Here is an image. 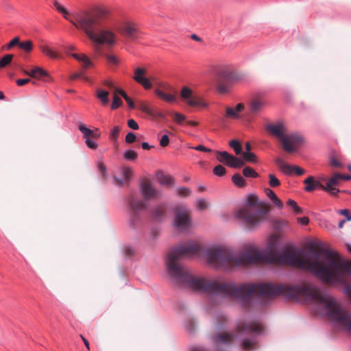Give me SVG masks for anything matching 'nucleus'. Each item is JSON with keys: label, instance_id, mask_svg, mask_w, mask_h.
Listing matches in <instances>:
<instances>
[{"label": "nucleus", "instance_id": "obj_1", "mask_svg": "<svg viewBox=\"0 0 351 351\" xmlns=\"http://www.w3.org/2000/svg\"><path fill=\"white\" fill-rule=\"evenodd\" d=\"M199 250V246L193 241H188L175 246L169 252L166 260L167 272L173 282L180 287H186L193 290L218 295L220 283L216 280L211 281L193 276L189 271L184 270L182 265L178 262L181 256L187 254H193Z\"/></svg>", "mask_w": 351, "mask_h": 351}, {"label": "nucleus", "instance_id": "obj_2", "mask_svg": "<svg viewBox=\"0 0 351 351\" xmlns=\"http://www.w3.org/2000/svg\"><path fill=\"white\" fill-rule=\"evenodd\" d=\"M53 6L62 14L64 18L69 21L77 28L82 29L94 43L98 45L115 44V34L110 29H102L99 19L104 13L90 11L73 12L69 14L68 10L57 1H53Z\"/></svg>", "mask_w": 351, "mask_h": 351}, {"label": "nucleus", "instance_id": "obj_3", "mask_svg": "<svg viewBox=\"0 0 351 351\" xmlns=\"http://www.w3.org/2000/svg\"><path fill=\"white\" fill-rule=\"evenodd\" d=\"M53 6L62 14L64 18L69 21L77 28L82 29L94 43L98 45L115 44V34L110 29H102L99 19L104 13L90 11L73 12L69 14L68 10L57 1H53Z\"/></svg>", "mask_w": 351, "mask_h": 351}, {"label": "nucleus", "instance_id": "obj_4", "mask_svg": "<svg viewBox=\"0 0 351 351\" xmlns=\"http://www.w3.org/2000/svg\"><path fill=\"white\" fill-rule=\"evenodd\" d=\"M322 262L309 263V271L323 282L332 280L342 281L346 276H351V266L345 259L336 258L337 253L332 249H323Z\"/></svg>", "mask_w": 351, "mask_h": 351}, {"label": "nucleus", "instance_id": "obj_5", "mask_svg": "<svg viewBox=\"0 0 351 351\" xmlns=\"http://www.w3.org/2000/svg\"><path fill=\"white\" fill-rule=\"evenodd\" d=\"M206 255L210 263L219 261L220 267L226 268L228 265L239 266L245 264H254L262 259V253L256 249H250L239 254H234L230 250L216 247L206 251Z\"/></svg>", "mask_w": 351, "mask_h": 351}, {"label": "nucleus", "instance_id": "obj_6", "mask_svg": "<svg viewBox=\"0 0 351 351\" xmlns=\"http://www.w3.org/2000/svg\"><path fill=\"white\" fill-rule=\"evenodd\" d=\"M319 304H324L323 313L328 316L331 322L345 327L347 332H351V315L342 307L337 306L335 299L328 300L326 294H320L315 291V295L312 299Z\"/></svg>", "mask_w": 351, "mask_h": 351}, {"label": "nucleus", "instance_id": "obj_7", "mask_svg": "<svg viewBox=\"0 0 351 351\" xmlns=\"http://www.w3.org/2000/svg\"><path fill=\"white\" fill-rule=\"evenodd\" d=\"M254 293V285L241 284L237 286L234 282H229L219 284V295L223 298H234L241 302L243 307H246L251 302Z\"/></svg>", "mask_w": 351, "mask_h": 351}, {"label": "nucleus", "instance_id": "obj_8", "mask_svg": "<svg viewBox=\"0 0 351 351\" xmlns=\"http://www.w3.org/2000/svg\"><path fill=\"white\" fill-rule=\"evenodd\" d=\"M239 337L241 339V346L243 350H253L254 345L256 343L258 337L264 333L263 328L257 323H246L242 326H238Z\"/></svg>", "mask_w": 351, "mask_h": 351}, {"label": "nucleus", "instance_id": "obj_9", "mask_svg": "<svg viewBox=\"0 0 351 351\" xmlns=\"http://www.w3.org/2000/svg\"><path fill=\"white\" fill-rule=\"evenodd\" d=\"M268 210L261 208L251 211L248 208H242L236 213V217L242 220L243 224L249 230L258 228L265 221Z\"/></svg>", "mask_w": 351, "mask_h": 351}, {"label": "nucleus", "instance_id": "obj_10", "mask_svg": "<svg viewBox=\"0 0 351 351\" xmlns=\"http://www.w3.org/2000/svg\"><path fill=\"white\" fill-rule=\"evenodd\" d=\"M147 205L141 200L136 199L133 194L128 199V209L129 213V226L131 229L137 230L144 225L141 216V212L145 209Z\"/></svg>", "mask_w": 351, "mask_h": 351}, {"label": "nucleus", "instance_id": "obj_11", "mask_svg": "<svg viewBox=\"0 0 351 351\" xmlns=\"http://www.w3.org/2000/svg\"><path fill=\"white\" fill-rule=\"evenodd\" d=\"M300 250V248L286 246L279 253L271 251L269 256L271 258V261L277 259L281 264L293 265L298 261L299 256H301L299 252Z\"/></svg>", "mask_w": 351, "mask_h": 351}, {"label": "nucleus", "instance_id": "obj_12", "mask_svg": "<svg viewBox=\"0 0 351 351\" xmlns=\"http://www.w3.org/2000/svg\"><path fill=\"white\" fill-rule=\"evenodd\" d=\"M237 338V335L234 334H221L219 332L215 336L212 337V339L214 343V349L211 351H228V348L230 346L229 340L230 338ZM189 351H208L203 346H193L189 348Z\"/></svg>", "mask_w": 351, "mask_h": 351}, {"label": "nucleus", "instance_id": "obj_13", "mask_svg": "<svg viewBox=\"0 0 351 351\" xmlns=\"http://www.w3.org/2000/svg\"><path fill=\"white\" fill-rule=\"evenodd\" d=\"M285 295L288 298L296 300L302 297L306 301H312L315 295V291L308 286L296 285L287 287Z\"/></svg>", "mask_w": 351, "mask_h": 351}, {"label": "nucleus", "instance_id": "obj_14", "mask_svg": "<svg viewBox=\"0 0 351 351\" xmlns=\"http://www.w3.org/2000/svg\"><path fill=\"white\" fill-rule=\"evenodd\" d=\"M254 285V293L265 298L276 297L281 294L284 289L282 285H275L271 282L266 284H258Z\"/></svg>", "mask_w": 351, "mask_h": 351}, {"label": "nucleus", "instance_id": "obj_15", "mask_svg": "<svg viewBox=\"0 0 351 351\" xmlns=\"http://www.w3.org/2000/svg\"><path fill=\"white\" fill-rule=\"evenodd\" d=\"M120 34L126 38L136 42L142 36V32L136 24L125 22L119 28Z\"/></svg>", "mask_w": 351, "mask_h": 351}, {"label": "nucleus", "instance_id": "obj_16", "mask_svg": "<svg viewBox=\"0 0 351 351\" xmlns=\"http://www.w3.org/2000/svg\"><path fill=\"white\" fill-rule=\"evenodd\" d=\"M216 153L220 156V158H217L218 161L231 168L238 169L245 165L242 159L231 155L226 151H217Z\"/></svg>", "mask_w": 351, "mask_h": 351}, {"label": "nucleus", "instance_id": "obj_17", "mask_svg": "<svg viewBox=\"0 0 351 351\" xmlns=\"http://www.w3.org/2000/svg\"><path fill=\"white\" fill-rule=\"evenodd\" d=\"M317 245L320 248V250H317L315 247L314 243H311L308 246V251L304 249H300L299 250L300 255L309 261H315L314 263L322 262L320 259L321 258H323L322 250L324 249L323 247V243L319 242Z\"/></svg>", "mask_w": 351, "mask_h": 351}, {"label": "nucleus", "instance_id": "obj_18", "mask_svg": "<svg viewBox=\"0 0 351 351\" xmlns=\"http://www.w3.org/2000/svg\"><path fill=\"white\" fill-rule=\"evenodd\" d=\"M282 143L283 144V148L286 152L293 153L296 151L294 146L302 145L304 143V138L300 134L295 132L285 135V141Z\"/></svg>", "mask_w": 351, "mask_h": 351}, {"label": "nucleus", "instance_id": "obj_19", "mask_svg": "<svg viewBox=\"0 0 351 351\" xmlns=\"http://www.w3.org/2000/svg\"><path fill=\"white\" fill-rule=\"evenodd\" d=\"M180 96L189 106L192 107H205L206 104L199 97L193 95V91L187 86H184L180 92Z\"/></svg>", "mask_w": 351, "mask_h": 351}, {"label": "nucleus", "instance_id": "obj_20", "mask_svg": "<svg viewBox=\"0 0 351 351\" xmlns=\"http://www.w3.org/2000/svg\"><path fill=\"white\" fill-rule=\"evenodd\" d=\"M173 223L181 231L186 230L191 225V217L186 210H180L175 216Z\"/></svg>", "mask_w": 351, "mask_h": 351}, {"label": "nucleus", "instance_id": "obj_21", "mask_svg": "<svg viewBox=\"0 0 351 351\" xmlns=\"http://www.w3.org/2000/svg\"><path fill=\"white\" fill-rule=\"evenodd\" d=\"M168 206L166 203L159 204L151 210V217L154 221L162 222L167 217Z\"/></svg>", "mask_w": 351, "mask_h": 351}, {"label": "nucleus", "instance_id": "obj_22", "mask_svg": "<svg viewBox=\"0 0 351 351\" xmlns=\"http://www.w3.org/2000/svg\"><path fill=\"white\" fill-rule=\"evenodd\" d=\"M145 73V70L144 69L140 67L136 68L134 71V80L143 86L145 89L149 90L152 88V84L149 78L144 76Z\"/></svg>", "mask_w": 351, "mask_h": 351}, {"label": "nucleus", "instance_id": "obj_23", "mask_svg": "<svg viewBox=\"0 0 351 351\" xmlns=\"http://www.w3.org/2000/svg\"><path fill=\"white\" fill-rule=\"evenodd\" d=\"M220 76L226 82L234 83L244 80V75L234 71L221 70L219 73Z\"/></svg>", "mask_w": 351, "mask_h": 351}, {"label": "nucleus", "instance_id": "obj_24", "mask_svg": "<svg viewBox=\"0 0 351 351\" xmlns=\"http://www.w3.org/2000/svg\"><path fill=\"white\" fill-rule=\"evenodd\" d=\"M303 182L306 184L304 190L306 192H313L318 189L324 191V186L320 181L316 180L313 176L306 178Z\"/></svg>", "mask_w": 351, "mask_h": 351}, {"label": "nucleus", "instance_id": "obj_25", "mask_svg": "<svg viewBox=\"0 0 351 351\" xmlns=\"http://www.w3.org/2000/svg\"><path fill=\"white\" fill-rule=\"evenodd\" d=\"M140 190L143 198L146 200H149L157 195L156 189L150 183H142Z\"/></svg>", "mask_w": 351, "mask_h": 351}, {"label": "nucleus", "instance_id": "obj_26", "mask_svg": "<svg viewBox=\"0 0 351 351\" xmlns=\"http://www.w3.org/2000/svg\"><path fill=\"white\" fill-rule=\"evenodd\" d=\"M284 125L282 122H278L276 125L268 124L265 126L267 130L271 132L274 136L280 138L281 141H285V134L283 132Z\"/></svg>", "mask_w": 351, "mask_h": 351}, {"label": "nucleus", "instance_id": "obj_27", "mask_svg": "<svg viewBox=\"0 0 351 351\" xmlns=\"http://www.w3.org/2000/svg\"><path fill=\"white\" fill-rule=\"evenodd\" d=\"M244 109V105L242 103H239L236 105L235 108L227 107L226 109V117L233 119H240L239 113Z\"/></svg>", "mask_w": 351, "mask_h": 351}, {"label": "nucleus", "instance_id": "obj_28", "mask_svg": "<svg viewBox=\"0 0 351 351\" xmlns=\"http://www.w3.org/2000/svg\"><path fill=\"white\" fill-rule=\"evenodd\" d=\"M154 93L160 99L168 103H174L176 101V98L173 95L165 93L159 88L155 89Z\"/></svg>", "mask_w": 351, "mask_h": 351}, {"label": "nucleus", "instance_id": "obj_29", "mask_svg": "<svg viewBox=\"0 0 351 351\" xmlns=\"http://www.w3.org/2000/svg\"><path fill=\"white\" fill-rule=\"evenodd\" d=\"M78 130L82 133L84 138H92L93 136L94 129L91 130L86 127L83 123H80L78 125Z\"/></svg>", "mask_w": 351, "mask_h": 351}, {"label": "nucleus", "instance_id": "obj_30", "mask_svg": "<svg viewBox=\"0 0 351 351\" xmlns=\"http://www.w3.org/2000/svg\"><path fill=\"white\" fill-rule=\"evenodd\" d=\"M39 49L43 53L47 56L49 58L51 59H56L58 57V55L56 52L53 51L48 46L44 45H40Z\"/></svg>", "mask_w": 351, "mask_h": 351}, {"label": "nucleus", "instance_id": "obj_31", "mask_svg": "<svg viewBox=\"0 0 351 351\" xmlns=\"http://www.w3.org/2000/svg\"><path fill=\"white\" fill-rule=\"evenodd\" d=\"M109 93L107 90L98 89L97 90V97L101 101L102 104L106 106L109 103Z\"/></svg>", "mask_w": 351, "mask_h": 351}, {"label": "nucleus", "instance_id": "obj_32", "mask_svg": "<svg viewBox=\"0 0 351 351\" xmlns=\"http://www.w3.org/2000/svg\"><path fill=\"white\" fill-rule=\"evenodd\" d=\"M261 203L262 202L259 201L258 196L254 194L249 195L245 200L246 205L251 207L256 206L261 204Z\"/></svg>", "mask_w": 351, "mask_h": 351}, {"label": "nucleus", "instance_id": "obj_33", "mask_svg": "<svg viewBox=\"0 0 351 351\" xmlns=\"http://www.w3.org/2000/svg\"><path fill=\"white\" fill-rule=\"evenodd\" d=\"M229 145L234 149L237 155L241 154L242 152V147L241 143L237 140L233 139L229 142Z\"/></svg>", "mask_w": 351, "mask_h": 351}, {"label": "nucleus", "instance_id": "obj_34", "mask_svg": "<svg viewBox=\"0 0 351 351\" xmlns=\"http://www.w3.org/2000/svg\"><path fill=\"white\" fill-rule=\"evenodd\" d=\"M242 155L244 160L247 162L256 163L258 161L256 156L253 152H244Z\"/></svg>", "mask_w": 351, "mask_h": 351}, {"label": "nucleus", "instance_id": "obj_35", "mask_svg": "<svg viewBox=\"0 0 351 351\" xmlns=\"http://www.w3.org/2000/svg\"><path fill=\"white\" fill-rule=\"evenodd\" d=\"M232 180L234 184L239 187H243L245 185V181L239 173H235L232 176Z\"/></svg>", "mask_w": 351, "mask_h": 351}, {"label": "nucleus", "instance_id": "obj_36", "mask_svg": "<svg viewBox=\"0 0 351 351\" xmlns=\"http://www.w3.org/2000/svg\"><path fill=\"white\" fill-rule=\"evenodd\" d=\"M243 174L246 178H257L258 177V173L252 167H246L243 169Z\"/></svg>", "mask_w": 351, "mask_h": 351}, {"label": "nucleus", "instance_id": "obj_37", "mask_svg": "<svg viewBox=\"0 0 351 351\" xmlns=\"http://www.w3.org/2000/svg\"><path fill=\"white\" fill-rule=\"evenodd\" d=\"M14 58L13 54H6L0 59V68H3L8 66L12 62Z\"/></svg>", "mask_w": 351, "mask_h": 351}, {"label": "nucleus", "instance_id": "obj_38", "mask_svg": "<svg viewBox=\"0 0 351 351\" xmlns=\"http://www.w3.org/2000/svg\"><path fill=\"white\" fill-rule=\"evenodd\" d=\"M19 48L24 50L26 53H29L33 49L32 42L29 40L20 42Z\"/></svg>", "mask_w": 351, "mask_h": 351}, {"label": "nucleus", "instance_id": "obj_39", "mask_svg": "<svg viewBox=\"0 0 351 351\" xmlns=\"http://www.w3.org/2000/svg\"><path fill=\"white\" fill-rule=\"evenodd\" d=\"M120 130H121L120 127L118 125H116L110 131L109 138L114 143L117 142Z\"/></svg>", "mask_w": 351, "mask_h": 351}, {"label": "nucleus", "instance_id": "obj_40", "mask_svg": "<svg viewBox=\"0 0 351 351\" xmlns=\"http://www.w3.org/2000/svg\"><path fill=\"white\" fill-rule=\"evenodd\" d=\"M123 157L127 160L132 161L136 159L137 155L134 150L126 149L123 153Z\"/></svg>", "mask_w": 351, "mask_h": 351}, {"label": "nucleus", "instance_id": "obj_41", "mask_svg": "<svg viewBox=\"0 0 351 351\" xmlns=\"http://www.w3.org/2000/svg\"><path fill=\"white\" fill-rule=\"evenodd\" d=\"M341 178V173H337L334 174L332 177H331L327 182L326 185L328 186H335L339 183V180Z\"/></svg>", "mask_w": 351, "mask_h": 351}, {"label": "nucleus", "instance_id": "obj_42", "mask_svg": "<svg viewBox=\"0 0 351 351\" xmlns=\"http://www.w3.org/2000/svg\"><path fill=\"white\" fill-rule=\"evenodd\" d=\"M123 104V102L121 99L117 95H114L113 97L112 103L111 104V109L112 110H116L121 107Z\"/></svg>", "mask_w": 351, "mask_h": 351}, {"label": "nucleus", "instance_id": "obj_43", "mask_svg": "<svg viewBox=\"0 0 351 351\" xmlns=\"http://www.w3.org/2000/svg\"><path fill=\"white\" fill-rule=\"evenodd\" d=\"M262 103L258 100L252 101L250 104V110L252 113H256L261 108Z\"/></svg>", "mask_w": 351, "mask_h": 351}, {"label": "nucleus", "instance_id": "obj_44", "mask_svg": "<svg viewBox=\"0 0 351 351\" xmlns=\"http://www.w3.org/2000/svg\"><path fill=\"white\" fill-rule=\"evenodd\" d=\"M324 191L328 192V193L333 196L337 195L339 192H341V191L335 186L328 185L324 186Z\"/></svg>", "mask_w": 351, "mask_h": 351}, {"label": "nucleus", "instance_id": "obj_45", "mask_svg": "<svg viewBox=\"0 0 351 351\" xmlns=\"http://www.w3.org/2000/svg\"><path fill=\"white\" fill-rule=\"evenodd\" d=\"M226 169L221 165L215 166L213 169V173L217 176H223L226 174Z\"/></svg>", "mask_w": 351, "mask_h": 351}, {"label": "nucleus", "instance_id": "obj_46", "mask_svg": "<svg viewBox=\"0 0 351 351\" xmlns=\"http://www.w3.org/2000/svg\"><path fill=\"white\" fill-rule=\"evenodd\" d=\"M269 184L271 187H276L280 185V180L274 174H269Z\"/></svg>", "mask_w": 351, "mask_h": 351}, {"label": "nucleus", "instance_id": "obj_47", "mask_svg": "<svg viewBox=\"0 0 351 351\" xmlns=\"http://www.w3.org/2000/svg\"><path fill=\"white\" fill-rule=\"evenodd\" d=\"M77 79H82L83 80L86 81V82H88L89 80L88 77L86 75H85L84 72H77V73H73L71 76V80H75Z\"/></svg>", "mask_w": 351, "mask_h": 351}, {"label": "nucleus", "instance_id": "obj_48", "mask_svg": "<svg viewBox=\"0 0 351 351\" xmlns=\"http://www.w3.org/2000/svg\"><path fill=\"white\" fill-rule=\"evenodd\" d=\"M84 139L85 143L89 149H96L98 147V144L92 138H87Z\"/></svg>", "mask_w": 351, "mask_h": 351}, {"label": "nucleus", "instance_id": "obj_49", "mask_svg": "<svg viewBox=\"0 0 351 351\" xmlns=\"http://www.w3.org/2000/svg\"><path fill=\"white\" fill-rule=\"evenodd\" d=\"M195 205L197 208L199 210H204L207 208L206 200L203 198L197 199Z\"/></svg>", "mask_w": 351, "mask_h": 351}, {"label": "nucleus", "instance_id": "obj_50", "mask_svg": "<svg viewBox=\"0 0 351 351\" xmlns=\"http://www.w3.org/2000/svg\"><path fill=\"white\" fill-rule=\"evenodd\" d=\"M160 183L162 185H169L171 183V177L167 175H162L158 178Z\"/></svg>", "mask_w": 351, "mask_h": 351}, {"label": "nucleus", "instance_id": "obj_51", "mask_svg": "<svg viewBox=\"0 0 351 351\" xmlns=\"http://www.w3.org/2000/svg\"><path fill=\"white\" fill-rule=\"evenodd\" d=\"M106 58L108 62L112 65H118L119 60L117 56L112 54H107L106 55Z\"/></svg>", "mask_w": 351, "mask_h": 351}, {"label": "nucleus", "instance_id": "obj_52", "mask_svg": "<svg viewBox=\"0 0 351 351\" xmlns=\"http://www.w3.org/2000/svg\"><path fill=\"white\" fill-rule=\"evenodd\" d=\"M293 165H291L288 163H286L283 165V168L281 171L286 175L290 176L293 173Z\"/></svg>", "mask_w": 351, "mask_h": 351}, {"label": "nucleus", "instance_id": "obj_53", "mask_svg": "<svg viewBox=\"0 0 351 351\" xmlns=\"http://www.w3.org/2000/svg\"><path fill=\"white\" fill-rule=\"evenodd\" d=\"M36 77L41 78L43 77H49V74L47 71L44 70L40 67H36Z\"/></svg>", "mask_w": 351, "mask_h": 351}, {"label": "nucleus", "instance_id": "obj_54", "mask_svg": "<svg viewBox=\"0 0 351 351\" xmlns=\"http://www.w3.org/2000/svg\"><path fill=\"white\" fill-rule=\"evenodd\" d=\"M185 328L189 333L192 334L195 332V325L193 321L189 320L185 323Z\"/></svg>", "mask_w": 351, "mask_h": 351}, {"label": "nucleus", "instance_id": "obj_55", "mask_svg": "<svg viewBox=\"0 0 351 351\" xmlns=\"http://www.w3.org/2000/svg\"><path fill=\"white\" fill-rule=\"evenodd\" d=\"M188 148L195 149L199 152H211L212 150L210 148H207L203 145H198L197 146L193 147V146H188Z\"/></svg>", "mask_w": 351, "mask_h": 351}, {"label": "nucleus", "instance_id": "obj_56", "mask_svg": "<svg viewBox=\"0 0 351 351\" xmlns=\"http://www.w3.org/2000/svg\"><path fill=\"white\" fill-rule=\"evenodd\" d=\"M177 191L179 195L182 196H188L191 194V191L190 189L184 186H180L177 188Z\"/></svg>", "mask_w": 351, "mask_h": 351}, {"label": "nucleus", "instance_id": "obj_57", "mask_svg": "<svg viewBox=\"0 0 351 351\" xmlns=\"http://www.w3.org/2000/svg\"><path fill=\"white\" fill-rule=\"evenodd\" d=\"M80 62H82V67H83L84 69H89V68H90L93 66L92 61L86 56Z\"/></svg>", "mask_w": 351, "mask_h": 351}, {"label": "nucleus", "instance_id": "obj_58", "mask_svg": "<svg viewBox=\"0 0 351 351\" xmlns=\"http://www.w3.org/2000/svg\"><path fill=\"white\" fill-rule=\"evenodd\" d=\"M121 173L124 178L127 180H129L132 176V170L129 167H123L121 169Z\"/></svg>", "mask_w": 351, "mask_h": 351}, {"label": "nucleus", "instance_id": "obj_59", "mask_svg": "<svg viewBox=\"0 0 351 351\" xmlns=\"http://www.w3.org/2000/svg\"><path fill=\"white\" fill-rule=\"evenodd\" d=\"M173 116H174L175 121L178 124H181L182 122H183L186 119V117L184 114L177 112H173Z\"/></svg>", "mask_w": 351, "mask_h": 351}, {"label": "nucleus", "instance_id": "obj_60", "mask_svg": "<svg viewBox=\"0 0 351 351\" xmlns=\"http://www.w3.org/2000/svg\"><path fill=\"white\" fill-rule=\"evenodd\" d=\"M169 137L167 134H164L160 139V145L162 147H167L169 144Z\"/></svg>", "mask_w": 351, "mask_h": 351}, {"label": "nucleus", "instance_id": "obj_61", "mask_svg": "<svg viewBox=\"0 0 351 351\" xmlns=\"http://www.w3.org/2000/svg\"><path fill=\"white\" fill-rule=\"evenodd\" d=\"M20 39L18 36L14 37L13 39H12L9 43H8L6 48L7 49H10L15 45L19 46Z\"/></svg>", "mask_w": 351, "mask_h": 351}, {"label": "nucleus", "instance_id": "obj_62", "mask_svg": "<svg viewBox=\"0 0 351 351\" xmlns=\"http://www.w3.org/2000/svg\"><path fill=\"white\" fill-rule=\"evenodd\" d=\"M136 139V134L134 132H128L125 136V142L127 143H132Z\"/></svg>", "mask_w": 351, "mask_h": 351}, {"label": "nucleus", "instance_id": "obj_63", "mask_svg": "<svg viewBox=\"0 0 351 351\" xmlns=\"http://www.w3.org/2000/svg\"><path fill=\"white\" fill-rule=\"evenodd\" d=\"M338 213L340 215H343L346 217V221H351V213L348 209H341Z\"/></svg>", "mask_w": 351, "mask_h": 351}, {"label": "nucleus", "instance_id": "obj_64", "mask_svg": "<svg viewBox=\"0 0 351 351\" xmlns=\"http://www.w3.org/2000/svg\"><path fill=\"white\" fill-rule=\"evenodd\" d=\"M217 90L221 94H226L229 91V88L227 85L220 83L217 86Z\"/></svg>", "mask_w": 351, "mask_h": 351}]
</instances>
